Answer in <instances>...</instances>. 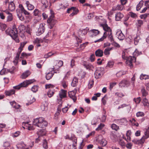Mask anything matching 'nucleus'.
Masks as SVG:
<instances>
[{
  "mask_svg": "<svg viewBox=\"0 0 149 149\" xmlns=\"http://www.w3.org/2000/svg\"><path fill=\"white\" fill-rule=\"evenodd\" d=\"M6 34L11 37H18V33L15 24H14L12 29H8L5 31Z\"/></svg>",
  "mask_w": 149,
  "mask_h": 149,
  "instance_id": "f257e3e1",
  "label": "nucleus"
},
{
  "mask_svg": "<svg viewBox=\"0 0 149 149\" xmlns=\"http://www.w3.org/2000/svg\"><path fill=\"white\" fill-rule=\"evenodd\" d=\"M93 84V80H91L90 81L88 85V88H91Z\"/></svg>",
  "mask_w": 149,
  "mask_h": 149,
  "instance_id": "774afa93",
  "label": "nucleus"
},
{
  "mask_svg": "<svg viewBox=\"0 0 149 149\" xmlns=\"http://www.w3.org/2000/svg\"><path fill=\"white\" fill-rule=\"evenodd\" d=\"M136 22V24L139 26H141L143 24V21L141 20L138 19Z\"/></svg>",
  "mask_w": 149,
  "mask_h": 149,
  "instance_id": "3c124183",
  "label": "nucleus"
},
{
  "mask_svg": "<svg viewBox=\"0 0 149 149\" xmlns=\"http://www.w3.org/2000/svg\"><path fill=\"white\" fill-rule=\"evenodd\" d=\"M38 87L37 86H34L31 88V90L33 92H36L38 90Z\"/></svg>",
  "mask_w": 149,
  "mask_h": 149,
  "instance_id": "bf43d9fd",
  "label": "nucleus"
},
{
  "mask_svg": "<svg viewBox=\"0 0 149 149\" xmlns=\"http://www.w3.org/2000/svg\"><path fill=\"white\" fill-rule=\"evenodd\" d=\"M103 51L100 49H98L95 52V54L96 56L98 57H102L103 55Z\"/></svg>",
  "mask_w": 149,
  "mask_h": 149,
  "instance_id": "393cba45",
  "label": "nucleus"
},
{
  "mask_svg": "<svg viewBox=\"0 0 149 149\" xmlns=\"http://www.w3.org/2000/svg\"><path fill=\"white\" fill-rule=\"evenodd\" d=\"M125 53L124 51H123L122 55V57L123 59L125 60H126V63L128 66H130L131 68H132L133 67L132 64V62H135L136 61V58L134 56H129L128 58L126 59V57L125 56Z\"/></svg>",
  "mask_w": 149,
  "mask_h": 149,
  "instance_id": "f03ea898",
  "label": "nucleus"
},
{
  "mask_svg": "<svg viewBox=\"0 0 149 149\" xmlns=\"http://www.w3.org/2000/svg\"><path fill=\"white\" fill-rule=\"evenodd\" d=\"M129 82L125 80H123L120 81L119 84V86L121 87H125L128 85Z\"/></svg>",
  "mask_w": 149,
  "mask_h": 149,
  "instance_id": "412c9836",
  "label": "nucleus"
},
{
  "mask_svg": "<svg viewBox=\"0 0 149 149\" xmlns=\"http://www.w3.org/2000/svg\"><path fill=\"white\" fill-rule=\"evenodd\" d=\"M149 79V76L146 74H141L140 76V79L141 80L146 79Z\"/></svg>",
  "mask_w": 149,
  "mask_h": 149,
  "instance_id": "4c0bfd02",
  "label": "nucleus"
},
{
  "mask_svg": "<svg viewBox=\"0 0 149 149\" xmlns=\"http://www.w3.org/2000/svg\"><path fill=\"white\" fill-rule=\"evenodd\" d=\"M15 8V5L13 1H11L9 3L8 6V9L11 11L14 10Z\"/></svg>",
  "mask_w": 149,
  "mask_h": 149,
  "instance_id": "4be33fe9",
  "label": "nucleus"
},
{
  "mask_svg": "<svg viewBox=\"0 0 149 149\" xmlns=\"http://www.w3.org/2000/svg\"><path fill=\"white\" fill-rule=\"evenodd\" d=\"M131 134V132L130 130H128L126 133V136L127 137V139H125V140L127 141H130L131 139V138L130 137V136Z\"/></svg>",
  "mask_w": 149,
  "mask_h": 149,
  "instance_id": "2f4dec72",
  "label": "nucleus"
},
{
  "mask_svg": "<svg viewBox=\"0 0 149 149\" xmlns=\"http://www.w3.org/2000/svg\"><path fill=\"white\" fill-rule=\"evenodd\" d=\"M76 93V91H72L68 92L69 97L73 100L74 102H75L77 99L75 96Z\"/></svg>",
  "mask_w": 149,
  "mask_h": 149,
  "instance_id": "9d476101",
  "label": "nucleus"
},
{
  "mask_svg": "<svg viewBox=\"0 0 149 149\" xmlns=\"http://www.w3.org/2000/svg\"><path fill=\"white\" fill-rule=\"evenodd\" d=\"M54 15L53 14H51L49 16V18L47 20V22L49 24L50 26L49 28L50 29L52 28L54 26L56 23V20L54 19Z\"/></svg>",
  "mask_w": 149,
  "mask_h": 149,
  "instance_id": "39448f33",
  "label": "nucleus"
},
{
  "mask_svg": "<svg viewBox=\"0 0 149 149\" xmlns=\"http://www.w3.org/2000/svg\"><path fill=\"white\" fill-rule=\"evenodd\" d=\"M24 86V84H22V83L17 86H14L13 88L15 89L18 90L21 87H25Z\"/></svg>",
  "mask_w": 149,
  "mask_h": 149,
  "instance_id": "79ce46f5",
  "label": "nucleus"
},
{
  "mask_svg": "<svg viewBox=\"0 0 149 149\" xmlns=\"http://www.w3.org/2000/svg\"><path fill=\"white\" fill-rule=\"evenodd\" d=\"M15 91L14 90H11L10 91H6L5 92V94L8 96H10V95L14 94Z\"/></svg>",
  "mask_w": 149,
  "mask_h": 149,
  "instance_id": "7c9ffc66",
  "label": "nucleus"
},
{
  "mask_svg": "<svg viewBox=\"0 0 149 149\" xmlns=\"http://www.w3.org/2000/svg\"><path fill=\"white\" fill-rule=\"evenodd\" d=\"M45 30V28L43 24H41L38 30V34L40 35L43 33Z\"/></svg>",
  "mask_w": 149,
  "mask_h": 149,
  "instance_id": "2eb2a0df",
  "label": "nucleus"
},
{
  "mask_svg": "<svg viewBox=\"0 0 149 149\" xmlns=\"http://www.w3.org/2000/svg\"><path fill=\"white\" fill-rule=\"evenodd\" d=\"M17 15L20 20L21 21L24 20V17L22 15V13H17Z\"/></svg>",
  "mask_w": 149,
  "mask_h": 149,
  "instance_id": "4d7b16f0",
  "label": "nucleus"
},
{
  "mask_svg": "<svg viewBox=\"0 0 149 149\" xmlns=\"http://www.w3.org/2000/svg\"><path fill=\"white\" fill-rule=\"evenodd\" d=\"M95 55L94 54H91L90 57V59L91 62H93L95 60Z\"/></svg>",
  "mask_w": 149,
  "mask_h": 149,
  "instance_id": "0e129e2a",
  "label": "nucleus"
},
{
  "mask_svg": "<svg viewBox=\"0 0 149 149\" xmlns=\"http://www.w3.org/2000/svg\"><path fill=\"white\" fill-rule=\"evenodd\" d=\"M111 127L112 129L116 131L119 128L118 126L114 124H112L111 125Z\"/></svg>",
  "mask_w": 149,
  "mask_h": 149,
  "instance_id": "c03bdc74",
  "label": "nucleus"
},
{
  "mask_svg": "<svg viewBox=\"0 0 149 149\" xmlns=\"http://www.w3.org/2000/svg\"><path fill=\"white\" fill-rule=\"evenodd\" d=\"M124 17L123 15L120 12L116 13L115 15L116 20L117 21L120 20Z\"/></svg>",
  "mask_w": 149,
  "mask_h": 149,
  "instance_id": "4468645a",
  "label": "nucleus"
},
{
  "mask_svg": "<svg viewBox=\"0 0 149 149\" xmlns=\"http://www.w3.org/2000/svg\"><path fill=\"white\" fill-rule=\"evenodd\" d=\"M42 111H46L47 110V105L46 104H42L40 107Z\"/></svg>",
  "mask_w": 149,
  "mask_h": 149,
  "instance_id": "c9c22d12",
  "label": "nucleus"
},
{
  "mask_svg": "<svg viewBox=\"0 0 149 149\" xmlns=\"http://www.w3.org/2000/svg\"><path fill=\"white\" fill-rule=\"evenodd\" d=\"M134 100L135 101V102L136 104H139L140 103L141 101V97H137L136 99L134 98Z\"/></svg>",
  "mask_w": 149,
  "mask_h": 149,
  "instance_id": "680f3d73",
  "label": "nucleus"
},
{
  "mask_svg": "<svg viewBox=\"0 0 149 149\" xmlns=\"http://www.w3.org/2000/svg\"><path fill=\"white\" fill-rule=\"evenodd\" d=\"M149 137V127L148 129L146 130V131L145 132V135L141 139V141H142V143H144L145 139H147Z\"/></svg>",
  "mask_w": 149,
  "mask_h": 149,
  "instance_id": "1a4fd4ad",
  "label": "nucleus"
},
{
  "mask_svg": "<svg viewBox=\"0 0 149 149\" xmlns=\"http://www.w3.org/2000/svg\"><path fill=\"white\" fill-rule=\"evenodd\" d=\"M26 4L28 10H31L34 9V6L33 5L30 4L29 1H26Z\"/></svg>",
  "mask_w": 149,
  "mask_h": 149,
  "instance_id": "a211bd4d",
  "label": "nucleus"
},
{
  "mask_svg": "<svg viewBox=\"0 0 149 149\" xmlns=\"http://www.w3.org/2000/svg\"><path fill=\"white\" fill-rule=\"evenodd\" d=\"M37 134L39 136L45 135L46 134L45 130L44 129H41L40 131L37 132Z\"/></svg>",
  "mask_w": 149,
  "mask_h": 149,
  "instance_id": "c85d7f7f",
  "label": "nucleus"
},
{
  "mask_svg": "<svg viewBox=\"0 0 149 149\" xmlns=\"http://www.w3.org/2000/svg\"><path fill=\"white\" fill-rule=\"evenodd\" d=\"M103 68H97L94 73L95 77L97 79L101 77L103 74V72L102 71Z\"/></svg>",
  "mask_w": 149,
  "mask_h": 149,
  "instance_id": "423d86ee",
  "label": "nucleus"
},
{
  "mask_svg": "<svg viewBox=\"0 0 149 149\" xmlns=\"http://www.w3.org/2000/svg\"><path fill=\"white\" fill-rule=\"evenodd\" d=\"M63 65V62L62 61H58V63H57V65L59 67H60L62 66Z\"/></svg>",
  "mask_w": 149,
  "mask_h": 149,
  "instance_id": "338daca9",
  "label": "nucleus"
},
{
  "mask_svg": "<svg viewBox=\"0 0 149 149\" xmlns=\"http://www.w3.org/2000/svg\"><path fill=\"white\" fill-rule=\"evenodd\" d=\"M48 123L43 118V121L39 125V127L40 128H44L47 126Z\"/></svg>",
  "mask_w": 149,
  "mask_h": 149,
  "instance_id": "bb28decb",
  "label": "nucleus"
},
{
  "mask_svg": "<svg viewBox=\"0 0 149 149\" xmlns=\"http://www.w3.org/2000/svg\"><path fill=\"white\" fill-rule=\"evenodd\" d=\"M10 146V143H9V142H8V141H6V142H5L4 143V144L3 145V146L4 147H5V148H7V147H8Z\"/></svg>",
  "mask_w": 149,
  "mask_h": 149,
  "instance_id": "e2e57ef3",
  "label": "nucleus"
},
{
  "mask_svg": "<svg viewBox=\"0 0 149 149\" xmlns=\"http://www.w3.org/2000/svg\"><path fill=\"white\" fill-rule=\"evenodd\" d=\"M144 116V113L142 112L139 111L136 114V116L137 117H143Z\"/></svg>",
  "mask_w": 149,
  "mask_h": 149,
  "instance_id": "5fc2aeb1",
  "label": "nucleus"
},
{
  "mask_svg": "<svg viewBox=\"0 0 149 149\" xmlns=\"http://www.w3.org/2000/svg\"><path fill=\"white\" fill-rule=\"evenodd\" d=\"M33 15L36 16L41 17L42 15V13L41 11L37 9H35L33 12Z\"/></svg>",
  "mask_w": 149,
  "mask_h": 149,
  "instance_id": "6ab92c4d",
  "label": "nucleus"
},
{
  "mask_svg": "<svg viewBox=\"0 0 149 149\" xmlns=\"http://www.w3.org/2000/svg\"><path fill=\"white\" fill-rule=\"evenodd\" d=\"M13 20V16L12 14H9L7 17V21H11Z\"/></svg>",
  "mask_w": 149,
  "mask_h": 149,
  "instance_id": "052dcab7",
  "label": "nucleus"
},
{
  "mask_svg": "<svg viewBox=\"0 0 149 149\" xmlns=\"http://www.w3.org/2000/svg\"><path fill=\"white\" fill-rule=\"evenodd\" d=\"M128 107V109H131V106L129 104H123L121 105L120 106H119L118 107V109H119L121 108H123L125 107Z\"/></svg>",
  "mask_w": 149,
  "mask_h": 149,
  "instance_id": "a18cd8bd",
  "label": "nucleus"
},
{
  "mask_svg": "<svg viewBox=\"0 0 149 149\" xmlns=\"http://www.w3.org/2000/svg\"><path fill=\"white\" fill-rule=\"evenodd\" d=\"M104 126V125L103 124H101L98 127L96 128V130H101Z\"/></svg>",
  "mask_w": 149,
  "mask_h": 149,
  "instance_id": "69168bd1",
  "label": "nucleus"
},
{
  "mask_svg": "<svg viewBox=\"0 0 149 149\" xmlns=\"http://www.w3.org/2000/svg\"><path fill=\"white\" fill-rule=\"evenodd\" d=\"M47 42L48 41L47 39H45V38H43L41 39V38H37L35 41L33 42V43L34 44H38L36 45L37 47H39L41 46V45L40 43H42L43 42Z\"/></svg>",
  "mask_w": 149,
  "mask_h": 149,
  "instance_id": "0eeeda50",
  "label": "nucleus"
},
{
  "mask_svg": "<svg viewBox=\"0 0 149 149\" xmlns=\"http://www.w3.org/2000/svg\"><path fill=\"white\" fill-rule=\"evenodd\" d=\"M25 35L26 36H31L32 29L29 27H27L26 29V31L24 32Z\"/></svg>",
  "mask_w": 149,
  "mask_h": 149,
  "instance_id": "f3484780",
  "label": "nucleus"
},
{
  "mask_svg": "<svg viewBox=\"0 0 149 149\" xmlns=\"http://www.w3.org/2000/svg\"><path fill=\"white\" fill-rule=\"evenodd\" d=\"M142 103L143 105L147 107H149V102L148 100L146 98H143Z\"/></svg>",
  "mask_w": 149,
  "mask_h": 149,
  "instance_id": "c756f323",
  "label": "nucleus"
},
{
  "mask_svg": "<svg viewBox=\"0 0 149 149\" xmlns=\"http://www.w3.org/2000/svg\"><path fill=\"white\" fill-rule=\"evenodd\" d=\"M83 66L87 70H92L94 68V67L91 64L85 63L83 64Z\"/></svg>",
  "mask_w": 149,
  "mask_h": 149,
  "instance_id": "ddd939ff",
  "label": "nucleus"
},
{
  "mask_svg": "<svg viewBox=\"0 0 149 149\" xmlns=\"http://www.w3.org/2000/svg\"><path fill=\"white\" fill-rule=\"evenodd\" d=\"M18 36H19L21 37H23L26 36L25 35L24 31H20L18 33Z\"/></svg>",
  "mask_w": 149,
  "mask_h": 149,
  "instance_id": "6e6d98bb",
  "label": "nucleus"
},
{
  "mask_svg": "<svg viewBox=\"0 0 149 149\" xmlns=\"http://www.w3.org/2000/svg\"><path fill=\"white\" fill-rule=\"evenodd\" d=\"M41 2L44 7L46 8L48 7V4L47 0H41Z\"/></svg>",
  "mask_w": 149,
  "mask_h": 149,
  "instance_id": "58836bf2",
  "label": "nucleus"
},
{
  "mask_svg": "<svg viewBox=\"0 0 149 149\" xmlns=\"http://www.w3.org/2000/svg\"><path fill=\"white\" fill-rule=\"evenodd\" d=\"M89 30L88 28H86V29H84L82 30H80L79 31V33H81L82 36L86 35L87 33V31Z\"/></svg>",
  "mask_w": 149,
  "mask_h": 149,
  "instance_id": "473e14b6",
  "label": "nucleus"
},
{
  "mask_svg": "<svg viewBox=\"0 0 149 149\" xmlns=\"http://www.w3.org/2000/svg\"><path fill=\"white\" fill-rule=\"evenodd\" d=\"M124 7V6L122 4L118 5L116 7H113L112 10L114 11L117 10H121L123 9Z\"/></svg>",
  "mask_w": 149,
  "mask_h": 149,
  "instance_id": "dca6fc26",
  "label": "nucleus"
},
{
  "mask_svg": "<svg viewBox=\"0 0 149 149\" xmlns=\"http://www.w3.org/2000/svg\"><path fill=\"white\" fill-rule=\"evenodd\" d=\"M10 104L13 106V108L16 109H18L19 108L20 106L18 104H17L15 101L10 102Z\"/></svg>",
  "mask_w": 149,
  "mask_h": 149,
  "instance_id": "72a5a7b5",
  "label": "nucleus"
},
{
  "mask_svg": "<svg viewBox=\"0 0 149 149\" xmlns=\"http://www.w3.org/2000/svg\"><path fill=\"white\" fill-rule=\"evenodd\" d=\"M74 9H73L72 10H73V12L70 15V17H72L76 15L78 12L79 10L77 8L75 7V8Z\"/></svg>",
  "mask_w": 149,
  "mask_h": 149,
  "instance_id": "f704fd0d",
  "label": "nucleus"
},
{
  "mask_svg": "<svg viewBox=\"0 0 149 149\" xmlns=\"http://www.w3.org/2000/svg\"><path fill=\"white\" fill-rule=\"evenodd\" d=\"M19 57V56L16 55L15 58V60L13 61V63L15 65H16L18 62Z\"/></svg>",
  "mask_w": 149,
  "mask_h": 149,
  "instance_id": "49530a36",
  "label": "nucleus"
},
{
  "mask_svg": "<svg viewBox=\"0 0 149 149\" xmlns=\"http://www.w3.org/2000/svg\"><path fill=\"white\" fill-rule=\"evenodd\" d=\"M149 13H145L144 14L141 15L140 16V17L141 19H145L148 15Z\"/></svg>",
  "mask_w": 149,
  "mask_h": 149,
  "instance_id": "13d9d810",
  "label": "nucleus"
},
{
  "mask_svg": "<svg viewBox=\"0 0 149 149\" xmlns=\"http://www.w3.org/2000/svg\"><path fill=\"white\" fill-rule=\"evenodd\" d=\"M98 142L100 145L103 146H105L107 144V141L101 137L99 139Z\"/></svg>",
  "mask_w": 149,
  "mask_h": 149,
  "instance_id": "9b49d317",
  "label": "nucleus"
},
{
  "mask_svg": "<svg viewBox=\"0 0 149 149\" xmlns=\"http://www.w3.org/2000/svg\"><path fill=\"white\" fill-rule=\"evenodd\" d=\"M100 33V32L99 31L96 29L91 30L89 32V33H90L92 37L95 36Z\"/></svg>",
  "mask_w": 149,
  "mask_h": 149,
  "instance_id": "f8f14e48",
  "label": "nucleus"
},
{
  "mask_svg": "<svg viewBox=\"0 0 149 149\" xmlns=\"http://www.w3.org/2000/svg\"><path fill=\"white\" fill-rule=\"evenodd\" d=\"M31 73L29 71H26L22 74L21 76V78L23 79H25Z\"/></svg>",
  "mask_w": 149,
  "mask_h": 149,
  "instance_id": "b1692460",
  "label": "nucleus"
},
{
  "mask_svg": "<svg viewBox=\"0 0 149 149\" xmlns=\"http://www.w3.org/2000/svg\"><path fill=\"white\" fill-rule=\"evenodd\" d=\"M43 147L45 149H47L48 148L47 145V140L46 139H44L42 143Z\"/></svg>",
  "mask_w": 149,
  "mask_h": 149,
  "instance_id": "ea45409f",
  "label": "nucleus"
},
{
  "mask_svg": "<svg viewBox=\"0 0 149 149\" xmlns=\"http://www.w3.org/2000/svg\"><path fill=\"white\" fill-rule=\"evenodd\" d=\"M43 121V118L39 117L34 119L33 121V125L39 127V125Z\"/></svg>",
  "mask_w": 149,
  "mask_h": 149,
  "instance_id": "6e6552de",
  "label": "nucleus"
},
{
  "mask_svg": "<svg viewBox=\"0 0 149 149\" xmlns=\"http://www.w3.org/2000/svg\"><path fill=\"white\" fill-rule=\"evenodd\" d=\"M78 82V79L76 77H74L73 78L71 83L72 86L73 87L76 86L77 85Z\"/></svg>",
  "mask_w": 149,
  "mask_h": 149,
  "instance_id": "a878e982",
  "label": "nucleus"
},
{
  "mask_svg": "<svg viewBox=\"0 0 149 149\" xmlns=\"http://www.w3.org/2000/svg\"><path fill=\"white\" fill-rule=\"evenodd\" d=\"M67 91L63 90H61V92L59 93V95L61 98H64L66 97Z\"/></svg>",
  "mask_w": 149,
  "mask_h": 149,
  "instance_id": "5701e85b",
  "label": "nucleus"
},
{
  "mask_svg": "<svg viewBox=\"0 0 149 149\" xmlns=\"http://www.w3.org/2000/svg\"><path fill=\"white\" fill-rule=\"evenodd\" d=\"M113 64L114 62L113 61H109L108 62L106 67H111L113 66Z\"/></svg>",
  "mask_w": 149,
  "mask_h": 149,
  "instance_id": "de8ad7c7",
  "label": "nucleus"
},
{
  "mask_svg": "<svg viewBox=\"0 0 149 149\" xmlns=\"http://www.w3.org/2000/svg\"><path fill=\"white\" fill-rule=\"evenodd\" d=\"M54 87V86L51 84H46L45 85L46 89L49 88L47 93V95L49 97H52L55 93V90L53 88Z\"/></svg>",
  "mask_w": 149,
  "mask_h": 149,
  "instance_id": "20e7f679",
  "label": "nucleus"
},
{
  "mask_svg": "<svg viewBox=\"0 0 149 149\" xmlns=\"http://www.w3.org/2000/svg\"><path fill=\"white\" fill-rule=\"evenodd\" d=\"M6 27L7 26L6 24L2 23H0V29L2 31H4Z\"/></svg>",
  "mask_w": 149,
  "mask_h": 149,
  "instance_id": "a19ab883",
  "label": "nucleus"
},
{
  "mask_svg": "<svg viewBox=\"0 0 149 149\" xmlns=\"http://www.w3.org/2000/svg\"><path fill=\"white\" fill-rule=\"evenodd\" d=\"M113 48V47H109L106 48L104 51V53L105 55L109 56L110 54V51Z\"/></svg>",
  "mask_w": 149,
  "mask_h": 149,
  "instance_id": "cd10ccee",
  "label": "nucleus"
},
{
  "mask_svg": "<svg viewBox=\"0 0 149 149\" xmlns=\"http://www.w3.org/2000/svg\"><path fill=\"white\" fill-rule=\"evenodd\" d=\"M34 81H35L33 79L29 80L24 81L22 83V84H24V86L25 87H26L29 84H31Z\"/></svg>",
  "mask_w": 149,
  "mask_h": 149,
  "instance_id": "aec40b11",
  "label": "nucleus"
},
{
  "mask_svg": "<svg viewBox=\"0 0 149 149\" xmlns=\"http://www.w3.org/2000/svg\"><path fill=\"white\" fill-rule=\"evenodd\" d=\"M101 26L105 31L102 37H112L111 35V30L110 27L107 24H102Z\"/></svg>",
  "mask_w": 149,
  "mask_h": 149,
  "instance_id": "7ed1b4c3",
  "label": "nucleus"
},
{
  "mask_svg": "<svg viewBox=\"0 0 149 149\" xmlns=\"http://www.w3.org/2000/svg\"><path fill=\"white\" fill-rule=\"evenodd\" d=\"M117 35L119 37H123L124 36V34L121 31H119L116 33Z\"/></svg>",
  "mask_w": 149,
  "mask_h": 149,
  "instance_id": "8fccbe9b",
  "label": "nucleus"
},
{
  "mask_svg": "<svg viewBox=\"0 0 149 149\" xmlns=\"http://www.w3.org/2000/svg\"><path fill=\"white\" fill-rule=\"evenodd\" d=\"M18 28L20 31H24L26 27L24 25L21 24L19 26Z\"/></svg>",
  "mask_w": 149,
  "mask_h": 149,
  "instance_id": "37998d69",
  "label": "nucleus"
},
{
  "mask_svg": "<svg viewBox=\"0 0 149 149\" xmlns=\"http://www.w3.org/2000/svg\"><path fill=\"white\" fill-rule=\"evenodd\" d=\"M129 15L132 18H136L137 17V15L136 13L132 12H130Z\"/></svg>",
  "mask_w": 149,
  "mask_h": 149,
  "instance_id": "864d4df0",
  "label": "nucleus"
},
{
  "mask_svg": "<svg viewBox=\"0 0 149 149\" xmlns=\"http://www.w3.org/2000/svg\"><path fill=\"white\" fill-rule=\"evenodd\" d=\"M141 92L143 96L145 97L148 95V93L144 88L141 90Z\"/></svg>",
  "mask_w": 149,
  "mask_h": 149,
  "instance_id": "09e8293b",
  "label": "nucleus"
},
{
  "mask_svg": "<svg viewBox=\"0 0 149 149\" xmlns=\"http://www.w3.org/2000/svg\"><path fill=\"white\" fill-rule=\"evenodd\" d=\"M132 141L135 144H137L138 143L143 144V143H142V141H141V139L139 140H138L136 139H134L132 140Z\"/></svg>",
  "mask_w": 149,
  "mask_h": 149,
  "instance_id": "603ef678",
  "label": "nucleus"
},
{
  "mask_svg": "<svg viewBox=\"0 0 149 149\" xmlns=\"http://www.w3.org/2000/svg\"><path fill=\"white\" fill-rule=\"evenodd\" d=\"M54 74L52 72H48L46 74V78L47 80H49L52 78Z\"/></svg>",
  "mask_w": 149,
  "mask_h": 149,
  "instance_id": "e433bc0d",
  "label": "nucleus"
}]
</instances>
